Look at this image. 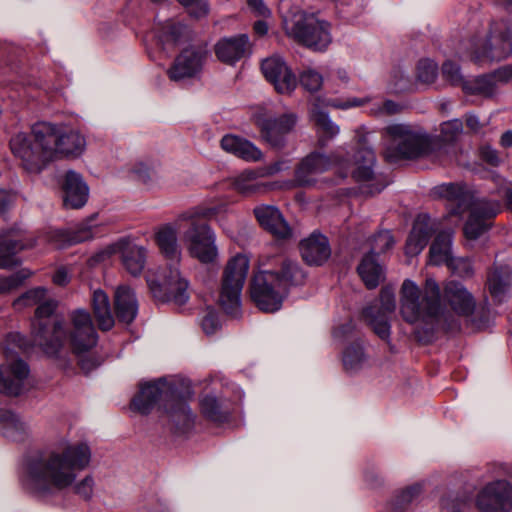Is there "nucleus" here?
I'll return each instance as SVG.
<instances>
[{"label": "nucleus", "instance_id": "f257e3e1", "mask_svg": "<svg viewBox=\"0 0 512 512\" xmlns=\"http://www.w3.org/2000/svg\"><path fill=\"white\" fill-rule=\"evenodd\" d=\"M91 451L86 443L63 440L44 454L29 458L24 466L22 484L31 493L46 496L70 487L77 472L86 468Z\"/></svg>", "mask_w": 512, "mask_h": 512}, {"label": "nucleus", "instance_id": "f03ea898", "mask_svg": "<svg viewBox=\"0 0 512 512\" xmlns=\"http://www.w3.org/2000/svg\"><path fill=\"white\" fill-rule=\"evenodd\" d=\"M260 264L273 268L261 270L254 276L251 298L261 311L276 312L281 308L289 288L303 283L305 273L295 260L283 255L265 257Z\"/></svg>", "mask_w": 512, "mask_h": 512}, {"label": "nucleus", "instance_id": "7ed1b4c3", "mask_svg": "<svg viewBox=\"0 0 512 512\" xmlns=\"http://www.w3.org/2000/svg\"><path fill=\"white\" fill-rule=\"evenodd\" d=\"M399 314L410 325L422 327L438 322L443 316L441 288L433 277H427L421 289L405 279L399 291Z\"/></svg>", "mask_w": 512, "mask_h": 512}, {"label": "nucleus", "instance_id": "20e7f679", "mask_svg": "<svg viewBox=\"0 0 512 512\" xmlns=\"http://www.w3.org/2000/svg\"><path fill=\"white\" fill-rule=\"evenodd\" d=\"M191 394L189 387L185 392H179L165 379H159L140 386L139 393L132 400V407L141 414H148L158 399H164L168 418L178 430L185 431L191 427L194 420L191 409L185 402Z\"/></svg>", "mask_w": 512, "mask_h": 512}, {"label": "nucleus", "instance_id": "39448f33", "mask_svg": "<svg viewBox=\"0 0 512 512\" xmlns=\"http://www.w3.org/2000/svg\"><path fill=\"white\" fill-rule=\"evenodd\" d=\"M440 139L409 124L395 123L385 128L384 158L389 163L411 160L432 154Z\"/></svg>", "mask_w": 512, "mask_h": 512}, {"label": "nucleus", "instance_id": "423d86ee", "mask_svg": "<svg viewBox=\"0 0 512 512\" xmlns=\"http://www.w3.org/2000/svg\"><path fill=\"white\" fill-rule=\"evenodd\" d=\"M467 50L478 64L505 60L512 55V26L503 19L490 20L469 40Z\"/></svg>", "mask_w": 512, "mask_h": 512}, {"label": "nucleus", "instance_id": "0eeeda50", "mask_svg": "<svg viewBox=\"0 0 512 512\" xmlns=\"http://www.w3.org/2000/svg\"><path fill=\"white\" fill-rule=\"evenodd\" d=\"M283 27L290 38L314 51H324L332 42L330 24L315 13L290 10L283 16Z\"/></svg>", "mask_w": 512, "mask_h": 512}, {"label": "nucleus", "instance_id": "6e6552de", "mask_svg": "<svg viewBox=\"0 0 512 512\" xmlns=\"http://www.w3.org/2000/svg\"><path fill=\"white\" fill-rule=\"evenodd\" d=\"M57 306L58 302L48 296L36 308L32 324L34 343L50 355L56 354L67 339L63 322L53 317Z\"/></svg>", "mask_w": 512, "mask_h": 512}, {"label": "nucleus", "instance_id": "1a4fd4ad", "mask_svg": "<svg viewBox=\"0 0 512 512\" xmlns=\"http://www.w3.org/2000/svg\"><path fill=\"white\" fill-rule=\"evenodd\" d=\"M178 265L171 263L157 272H148L147 284L157 301L181 306L189 300L188 281L182 276Z\"/></svg>", "mask_w": 512, "mask_h": 512}, {"label": "nucleus", "instance_id": "9d476101", "mask_svg": "<svg viewBox=\"0 0 512 512\" xmlns=\"http://www.w3.org/2000/svg\"><path fill=\"white\" fill-rule=\"evenodd\" d=\"M249 270V259L238 254L230 259L223 273L219 304L232 317L240 315L241 291Z\"/></svg>", "mask_w": 512, "mask_h": 512}, {"label": "nucleus", "instance_id": "9b49d317", "mask_svg": "<svg viewBox=\"0 0 512 512\" xmlns=\"http://www.w3.org/2000/svg\"><path fill=\"white\" fill-rule=\"evenodd\" d=\"M40 123L35 124L29 134L20 132L10 140L13 155L21 160L23 167L33 173L40 172L51 161V150L39 137Z\"/></svg>", "mask_w": 512, "mask_h": 512}, {"label": "nucleus", "instance_id": "f8f14e48", "mask_svg": "<svg viewBox=\"0 0 512 512\" xmlns=\"http://www.w3.org/2000/svg\"><path fill=\"white\" fill-rule=\"evenodd\" d=\"M23 339L18 333L9 334L2 343L7 364L0 367V392L17 396L22 392L24 381L29 375L27 364L16 357V348H21Z\"/></svg>", "mask_w": 512, "mask_h": 512}, {"label": "nucleus", "instance_id": "ddd939ff", "mask_svg": "<svg viewBox=\"0 0 512 512\" xmlns=\"http://www.w3.org/2000/svg\"><path fill=\"white\" fill-rule=\"evenodd\" d=\"M38 135L51 150V161L56 158H77L86 149V139L77 129L40 123Z\"/></svg>", "mask_w": 512, "mask_h": 512}, {"label": "nucleus", "instance_id": "4468645a", "mask_svg": "<svg viewBox=\"0 0 512 512\" xmlns=\"http://www.w3.org/2000/svg\"><path fill=\"white\" fill-rule=\"evenodd\" d=\"M183 241L190 256L201 263H213L218 257L216 234L206 222L189 224L183 233Z\"/></svg>", "mask_w": 512, "mask_h": 512}, {"label": "nucleus", "instance_id": "2eb2a0df", "mask_svg": "<svg viewBox=\"0 0 512 512\" xmlns=\"http://www.w3.org/2000/svg\"><path fill=\"white\" fill-rule=\"evenodd\" d=\"M396 309L395 294L391 287H383L379 298L363 309L362 316L372 331L382 340L389 341L391 316Z\"/></svg>", "mask_w": 512, "mask_h": 512}, {"label": "nucleus", "instance_id": "dca6fc26", "mask_svg": "<svg viewBox=\"0 0 512 512\" xmlns=\"http://www.w3.org/2000/svg\"><path fill=\"white\" fill-rule=\"evenodd\" d=\"M297 122L298 116L293 112L264 119L260 123L261 138L271 148L283 149L287 144V136L295 130Z\"/></svg>", "mask_w": 512, "mask_h": 512}, {"label": "nucleus", "instance_id": "f3484780", "mask_svg": "<svg viewBox=\"0 0 512 512\" xmlns=\"http://www.w3.org/2000/svg\"><path fill=\"white\" fill-rule=\"evenodd\" d=\"M476 505L482 512L512 510V486L505 480L488 483L478 494Z\"/></svg>", "mask_w": 512, "mask_h": 512}, {"label": "nucleus", "instance_id": "a211bd4d", "mask_svg": "<svg viewBox=\"0 0 512 512\" xmlns=\"http://www.w3.org/2000/svg\"><path fill=\"white\" fill-rule=\"evenodd\" d=\"M467 210L470 215L464 226V234L466 238L475 240L489 229L488 220L501 211V204L495 200L477 199Z\"/></svg>", "mask_w": 512, "mask_h": 512}, {"label": "nucleus", "instance_id": "6ab92c4d", "mask_svg": "<svg viewBox=\"0 0 512 512\" xmlns=\"http://www.w3.org/2000/svg\"><path fill=\"white\" fill-rule=\"evenodd\" d=\"M207 53L206 46L202 44L185 48L169 69V77L174 81H179L196 76L202 70Z\"/></svg>", "mask_w": 512, "mask_h": 512}, {"label": "nucleus", "instance_id": "aec40b11", "mask_svg": "<svg viewBox=\"0 0 512 512\" xmlns=\"http://www.w3.org/2000/svg\"><path fill=\"white\" fill-rule=\"evenodd\" d=\"M265 78L281 94H290L297 86V79L290 67L280 56L266 58L261 65Z\"/></svg>", "mask_w": 512, "mask_h": 512}, {"label": "nucleus", "instance_id": "412c9836", "mask_svg": "<svg viewBox=\"0 0 512 512\" xmlns=\"http://www.w3.org/2000/svg\"><path fill=\"white\" fill-rule=\"evenodd\" d=\"M72 324L70 342L76 354L86 352L96 345V332L88 312L84 310L75 311L72 314Z\"/></svg>", "mask_w": 512, "mask_h": 512}, {"label": "nucleus", "instance_id": "4be33fe9", "mask_svg": "<svg viewBox=\"0 0 512 512\" xmlns=\"http://www.w3.org/2000/svg\"><path fill=\"white\" fill-rule=\"evenodd\" d=\"M441 301L443 311L445 310V305H448L452 311L461 316L471 315L476 307L473 295L462 283L457 281H448L444 285Z\"/></svg>", "mask_w": 512, "mask_h": 512}, {"label": "nucleus", "instance_id": "5701e85b", "mask_svg": "<svg viewBox=\"0 0 512 512\" xmlns=\"http://www.w3.org/2000/svg\"><path fill=\"white\" fill-rule=\"evenodd\" d=\"M333 161L345 167L354 166L352 174L357 181H369L373 178L376 157L372 148L367 146L365 141L359 142L352 161L341 160L338 155H333Z\"/></svg>", "mask_w": 512, "mask_h": 512}, {"label": "nucleus", "instance_id": "b1692460", "mask_svg": "<svg viewBox=\"0 0 512 512\" xmlns=\"http://www.w3.org/2000/svg\"><path fill=\"white\" fill-rule=\"evenodd\" d=\"M62 189L63 204L66 208L79 209L86 204L89 188L79 173L73 170L67 171L63 179Z\"/></svg>", "mask_w": 512, "mask_h": 512}, {"label": "nucleus", "instance_id": "393cba45", "mask_svg": "<svg viewBox=\"0 0 512 512\" xmlns=\"http://www.w3.org/2000/svg\"><path fill=\"white\" fill-rule=\"evenodd\" d=\"M254 215L259 224L278 239H288L292 229L281 212L274 206L261 205L254 208Z\"/></svg>", "mask_w": 512, "mask_h": 512}, {"label": "nucleus", "instance_id": "a878e982", "mask_svg": "<svg viewBox=\"0 0 512 512\" xmlns=\"http://www.w3.org/2000/svg\"><path fill=\"white\" fill-rule=\"evenodd\" d=\"M435 196L447 200L451 204V214L460 215L465 212L477 199L459 183H445L436 186L433 190Z\"/></svg>", "mask_w": 512, "mask_h": 512}, {"label": "nucleus", "instance_id": "bb28decb", "mask_svg": "<svg viewBox=\"0 0 512 512\" xmlns=\"http://www.w3.org/2000/svg\"><path fill=\"white\" fill-rule=\"evenodd\" d=\"M124 268L132 276H139L146 264L147 250L129 240H120L115 244Z\"/></svg>", "mask_w": 512, "mask_h": 512}, {"label": "nucleus", "instance_id": "cd10ccee", "mask_svg": "<svg viewBox=\"0 0 512 512\" xmlns=\"http://www.w3.org/2000/svg\"><path fill=\"white\" fill-rule=\"evenodd\" d=\"M249 38L245 34L225 37L215 45L217 58L226 64H234L249 52Z\"/></svg>", "mask_w": 512, "mask_h": 512}, {"label": "nucleus", "instance_id": "c85d7f7f", "mask_svg": "<svg viewBox=\"0 0 512 512\" xmlns=\"http://www.w3.org/2000/svg\"><path fill=\"white\" fill-rule=\"evenodd\" d=\"M435 231V223L427 214H420L413 225L407 238L405 251L409 256L419 254L428 243L432 233Z\"/></svg>", "mask_w": 512, "mask_h": 512}, {"label": "nucleus", "instance_id": "c756f323", "mask_svg": "<svg viewBox=\"0 0 512 512\" xmlns=\"http://www.w3.org/2000/svg\"><path fill=\"white\" fill-rule=\"evenodd\" d=\"M300 252L303 260L309 265H321L331 255L327 238L316 232L300 242Z\"/></svg>", "mask_w": 512, "mask_h": 512}, {"label": "nucleus", "instance_id": "7c9ffc66", "mask_svg": "<svg viewBox=\"0 0 512 512\" xmlns=\"http://www.w3.org/2000/svg\"><path fill=\"white\" fill-rule=\"evenodd\" d=\"M158 45L163 51H170L190 38L189 29L174 20L161 23L156 28Z\"/></svg>", "mask_w": 512, "mask_h": 512}, {"label": "nucleus", "instance_id": "2f4dec72", "mask_svg": "<svg viewBox=\"0 0 512 512\" xmlns=\"http://www.w3.org/2000/svg\"><path fill=\"white\" fill-rule=\"evenodd\" d=\"M155 242L160 253L172 263L179 264L181 247L178 242V228L172 224L161 226L155 233Z\"/></svg>", "mask_w": 512, "mask_h": 512}, {"label": "nucleus", "instance_id": "473e14b6", "mask_svg": "<svg viewBox=\"0 0 512 512\" xmlns=\"http://www.w3.org/2000/svg\"><path fill=\"white\" fill-rule=\"evenodd\" d=\"M331 159L324 154L313 152L307 155L296 170V180L300 185H311L314 176L325 172L331 165Z\"/></svg>", "mask_w": 512, "mask_h": 512}, {"label": "nucleus", "instance_id": "72a5a7b5", "mask_svg": "<svg viewBox=\"0 0 512 512\" xmlns=\"http://www.w3.org/2000/svg\"><path fill=\"white\" fill-rule=\"evenodd\" d=\"M221 147L245 161L256 162L262 159L263 153L252 142L234 135H226L221 140Z\"/></svg>", "mask_w": 512, "mask_h": 512}, {"label": "nucleus", "instance_id": "f704fd0d", "mask_svg": "<svg viewBox=\"0 0 512 512\" xmlns=\"http://www.w3.org/2000/svg\"><path fill=\"white\" fill-rule=\"evenodd\" d=\"M115 313L120 322L131 323L138 313V302L134 292L127 286H119L114 296Z\"/></svg>", "mask_w": 512, "mask_h": 512}, {"label": "nucleus", "instance_id": "c9c22d12", "mask_svg": "<svg viewBox=\"0 0 512 512\" xmlns=\"http://www.w3.org/2000/svg\"><path fill=\"white\" fill-rule=\"evenodd\" d=\"M310 118L316 128L319 147H327L329 142L339 134V126L334 123L328 113L321 110L318 105L312 106Z\"/></svg>", "mask_w": 512, "mask_h": 512}, {"label": "nucleus", "instance_id": "e433bc0d", "mask_svg": "<svg viewBox=\"0 0 512 512\" xmlns=\"http://www.w3.org/2000/svg\"><path fill=\"white\" fill-rule=\"evenodd\" d=\"M94 218H90L77 227L69 231L55 232L53 238L55 239V246L62 248L65 245L77 244L88 241L94 238L98 232V228L93 224Z\"/></svg>", "mask_w": 512, "mask_h": 512}, {"label": "nucleus", "instance_id": "4c0bfd02", "mask_svg": "<svg viewBox=\"0 0 512 512\" xmlns=\"http://www.w3.org/2000/svg\"><path fill=\"white\" fill-rule=\"evenodd\" d=\"M357 271L368 289L376 288L385 280V270L372 254H367L363 257Z\"/></svg>", "mask_w": 512, "mask_h": 512}, {"label": "nucleus", "instance_id": "58836bf2", "mask_svg": "<svg viewBox=\"0 0 512 512\" xmlns=\"http://www.w3.org/2000/svg\"><path fill=\"white\" fill-rule=\"evenodd\" d=\"M343 369L348 374H357L369 366V357L359 342L346 346L342 352Z\"/></svg>", "mask_w": 512, "mask_h": 512}, {"label": "nucleus", "instance_id": "ea45409f", "mask_svg": "<svg viewBox=\"0 0 512 512\" xmlns=\"http://www.w3.org/2000/svg\"><path fill=\"white\" fill-rule=\"evenodd\" d=\"M28 432V425L8 409H0V433L13 441H20Z\"/></svg>", "mask_w": 512, "mask_h": 512}, {"label": "nucleus", "instance_id": "a19ab883", "mask_svg": "<svg viewBox=\"0 0 512 512\" xmlns=\"http://www.w3.org/2000/svg\"><path fill=\"white\" fill-rule=\"evenodd\" d=\"M452 231L440 232L433 241L429 250V263L432 265H448L454 258L451 251Z\"/></svg>", "mask_w": 512, "mask_h": 512}, {"label": "nucleus", "instance_id": "79ce46f5", "mask_svg": "<svg viewBox=\"0 0 512 512\" xmlns=\"http://www.w3.org/2000/svg\"><path fill=\"white\" fill-rule=\"evenodd\" d=\"M92 307L99 328L107 331L114 326V317L111 311L108 295L98 289L93 292Z\"/></svg>", "mask_w": 512, "mask_h": 512}, {"label": "nucleus", "instance_id": "37998d69", "mask_svg": "<svg viewBox=\"0 0 512 512\" xmlns=\"http://www.w3.org/2000/svg\"><path fill=\"white\" fill-rule=\"evenodd\" d=\"M33 242L24 243L19 239L6 237L0 241V268H11L18 264L16 254L26 248H31Z\"/></svg>", "mask_w": 512, "mask_h": 512}, {"label": "nucleus", "instance_id": "c03bdc74", "mask_svg": "<svg viewBox=\"0 0 512 512\" xmlns=\"http://www.w3.org/2000/svg\"><path fill=\"white\" fill-rule=\"evenodd\" d=\"M131 172L133 178L149 190L160 186L161 177L157 169L151 165L144 162L136 163Z\"/></svg>", "mask_w": 512, "mask_h": 512}, {"label": "nucleus", "instance_id": "a18cd8bd", "mask_svg": "<svg viewBox=\"0 0 512 512\" xmlns=\"http://www.w3.org/2000/svg\"><path fill=\"white\" fill-rule=\"evenodd\" d=\"M203 415L213 422H223L228 418L229 412L224 409L223 403L213 395H205L200 400Z\"/></svg>", "mask_w": 512, "mask_h": 512}, {"label": "nucleus", "instance_id": "49530a36", "mask_svg": "<svg viewBox=\"0 0 512 512\" xmlns=\"http://www.w3.org/2000/svg\"><path fill=\"white\" fill-rule=\"evenodd\" d=\"M489 291L491 295L501 300L505 292L512 285L510 272L506 270L496 269L488 278Z\"/></svg>", "mask_w": 512, "mask_h": 512}, {"label": "nucleus", "instance_id": "de8ad7c7", "mask_svg": "<svg viewBox=\"0 0 512 512\" xmlns=\"http://www.w3.org/2000/svg\"><path fill=\"white\" fill-rule=\"evenodd\" d=\"M497 88L496 80L493 75L486 74L477 77L473 82H467L464 85V90L471 94H480L483 96H492Z\"/></svg>", "mask_w": 512, "mask_h": 512}, {"label": "nucleus", "instance_id": "09e8293b", "mask_svg": "<svg viewBox=\"0 0 512 512\" xmlns=\"http://www.w3.org/2000/svg\"><path fill=\"white\" fill-rule=\"evenodd\" d=\"M421 494V486L415 484L402 490L392 503L393 512H405L410 505L418 500Z\"/></svg>", "mask_w": 512, "mask_h": 512}, {"label": "nucleus", "instance_id": "8fccbe9b", "mask_svg": "<svg viewBox=\"0 0 512 512\" xmlns=\"http://www.w3.org/2000/svg\"><path fill=\"white\" fill-rule=\"evenodd\" d=\"M48 297V290L44 287H36L26 291L13 302L16 310L37 305V307Z\"/></svg>", "mask_w": 512, "mask_h": 512}, {"label": "nucleus", "instance_id": "3c124183", "mask_svg": "<svg viewBox=\"0 0 512 512\" xmlns=\"http://www.w3.org/2000/svg\"><path fill=\"white\" fill-rule=\"evenodd\" d=\"M255 179L253 172H244L234 179L232 185L237 192L243 195H252L260 189Z\"/></svg>", "mask_w": 512, "mask_h": 512}, {"label": "nucleus", "instance_id": "603ef678", "mask_svg": "<svg viewBox=\"0 0 512 512\" xmlns=\"http://www.w3.org/2000/svg\"><path fill=\"white\" fill-rule=\"evenodd\" d=\"M299 81L301 86L311 93L317 92L323 85L322 75L318 71L311 68L305 69L300 74Z\"/></svg>", "mask_w": 512, "mask_h": 512}, {"label": "nucleus", "instance_id": "864d4df0", "mask_svg": "<svg viewBox=\"0 0 512 512\" xmlns=\"http://www.w3.org/2000/svg\"><path fill=\"white\" fill-rule=\"evenodd\" d=\"M31 273L27 270H20L10 276H0V294L8 293L19 287Z\"/></svg>", "mask_w": 512, "mask_h": 512}, {"label": "nucleus", "instance_id": "5fc2aeb1", "mask_svg": "<svg viewBox=\"0 0 512 512\" xmlns=\"http://www.w3.org/2000/svg\"><path fill=\"white\" fill-rule=\"evenodd\" d=\"M394 244L393 237L389 231H380L371 239V252L376 255L381 254L389 250Z\"/></svg>", "mask_w": 512, "mask_h": 512}, {"label": "nucleus", "instance_id": "6e6d98bb", "mask_svg": "<svg viewBox=\"0 0 512 512\" xmlns=\"http://www.w3.org/2000/svg\"><path fill=\"white\" fill-rule=\"evenodd\" d=\"M463 131L462 121L459 119H452L443 122L440 127V138L443 142L454 141Z\"/></svg>", "mask_w": 512, "mask_h": 512}, {"label": "nucleus", "instance_id": "4d7b16f0", "mask_svg": "<svg viewBox=\"0 0 512 512\" xmlns=\"http://www.w3.org/2000/svg\"><path fill=\"white\" fill-rule=\"evenodd\" d=\"M442 74L452 85L462 86L464 88V85L467 84L462 77L459 66L452 61L444 62L442 65Z\"/></svg>", "mask_w": 512, "mask_h": 512}, {"label": "nucleus", "instance_id": "13d9d810", "mask_svg": "<svg viewBox=\"0 0 512 512\" xmlns=\"http://www.w3.org/2000/svg\"><path fill=\"white\" fill-rule=\"evenodd\" d=\"M216 214L217 209L214 207H197L193 210L183 213L181 218L191 224L194 221L203 222L202 220H210Z\"/></svg>", "mask_w": 512, "mask_h": 512}, {"label": "nucleus", "instance_id": "bf43d9fd", "mask_svg": "<svg viewBox=\"0 0 512 512\" xmlns=\"http://www.w3.org/2000/svg\"><path fill=\"white\" fill-rule=\"evenodd\" d=\"M437 76V65L431 60H422L417 67V77L423 83H432Z\"/></svg>", "mask_w": 512, "mask_h": 512}, {"label": "nucleus", "instance_id": "052dcab7", "mask_svg": "<svg viewBox=\"0 0 512 512\" xmlns=\"http://www.w3.org/2000/svg\"><path fill=\"white\" fill-rule=\"evenodd\" d=\"M371 101L370 97L358 98V97H350L347 99H331L328 101V105L336 108L347 110L353 107L363 106Z\"/></svg>", "mask_w": 512, "mask_h": 512}, {"label": "nucleus", "instance_id": "680f3d73", "mask_svg": "<svg viewBox=\"0 0 512 512\" xmlns=\"http://www.w3.org/2000/svg\"><path fill=\"white\" fill-rule=\"evenodd\" d=\"M447 266L460 277H469L473 274L472 263L467 258H453Z\"/></svg>", "mask_w": 512, "mask_h": 512}, {"label": "nucleus", "instance_id": "e2e57ef3", "mask_svg": "<svg viewBox=\"0 0 512 512\" xmlns=\"http://www.w3.org/2000/svg\"><path fill=\"white\" fill-rule=\"evenodd\" d=\"M188 12L194 17H202L207 14L208 6L206 0H178Z\"/></svg>", "mask_w": 512, "mask_h": 512}, {"label": "nucleus", "instance_id": "0e129e2a", "mask_svg": "<svg viewBox=\"0 0 512 512\" xmlns=\"http://www.w3.org/2000/svg\"><path fill=\"white\" fill-rule=\"evenodd\" d=\"M202 328L207 335L215 333L220 327V321L215 311L209 310L201 322Z\"/></svg>", "mask_w": 512, "mask_h": 512}, {"label": "nucleus", "instance_id": "69168bd1", "mask_svg": "<svg viewBox=\"0 0 512 512\" xmlns=\"http://www.w3.org/2000/svg\"><path fill=\"white\" fill-rule=\"evenodd\" d=\"M94 481L90 476H86L75 486V492L84 499H90L93 494Z\"/></svg>", "mask_w": 512, "mask_h": 512}, {"label": "nucleus", "instance_id": "338daca9", "mask_svg": "<svg viewBox=\"0 0 512 512\" xmlns=\"http://www.w3.org/2000/svg\"><path fill=\"white\" fill-rule=\"evenodd\" d=\"M401 107L399 104L392 100H386L376 109L373 110L374 114L377 115H393L400 111Z\"/></svg>", "mask_w": 512, "mask_h": 512}, {"label": "nucleus", "instance_id": "774afa93", "mask_svg": "<svg viewBox=\"0 0 512 512\" xmlns=\"http://www.w3.org/2000/svg\"><path fill=\"white\" fill-rule=\"evenodd\" d=\"M491 74L493 75L494 80H496V84L506 83L512 79V64L502 66Z\"/></svg>", "mask_w": 512, "mask_h": 512}]
</instances>
